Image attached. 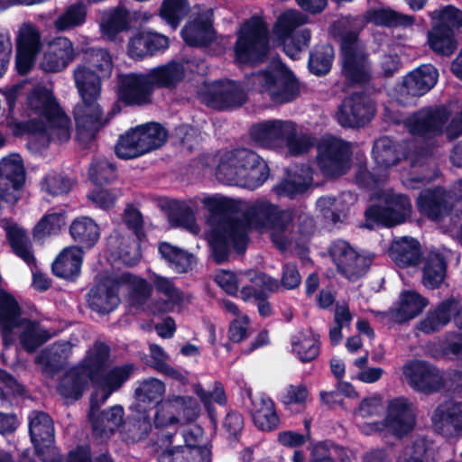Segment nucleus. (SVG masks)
Instances as JSON below:
<instances>
[{
  "mask_svg": "<svg viewBox=\"0 0 462 462\" xmlns=\"http://www.w3.org/2000/svg\"><path fill=\"white\" fill-rule=\"evenodd\" d=\"M291 349L300 361L310 362L319 355V336L311 330L300 331L291 338Z\"/></svg>",
  "mask_w": 462,
  "mask_h": 462,
  "instance_id": "41",
  "label": "nucleus"
},
{
  "mask_svg": "<svg viewBox=\"0 0 462 462\" xmlns=\"http://www.w3.org/2000/svg\"><path fill=\"white\" fill-rule=\"evenodd\" d=\"M447 263L438 253L429 254L423 262L422 284L429 289L439 287L445 280Z\"/></svg>",
  "mask_w": 462,
  "mask_h": 462,
  "instance_id": "42",
  "label": "nucleus"
},
{
  "mask_svg": "<svg viewBox=\"0 0 462 462\" xmlns=\"http://www.w3.org/2000/svg\"><path fill=\"white\" fill-rule=\"evenodd\" d=\"M212 13L207 10L201 19L188 23L182 30L184 41L191 46H201L207 44L214 37V31L211 26Z\"/></svg>",
  "mask_w": 462,
  "mask_h": 462,
  "instance_id": "37",
  "label": "nucleus"
},
{
  "mask_svg": "<svg viewBox=\"0 0 462 462\" xmlns=\"http://www.w3.org/2000/svg\"><path fill=\"white\" fill-rule=\"evenodd\" d=\"M253 81L261 93L275 103L291 102L299 93L295 77L280 62H274L267 69L254 75Z\"/></svg>",
  "mask_w": 462,
  "mask_h": 462,
  "instance_id": "10",
  "label": "nucleus"
},
{
  "mask_svg": "<svg viewBox=\"0 0 462 462\" xmlns=\"http://www.w3.org/2000/svg\"><path fill=\"white\" fill-rule=\"evenodd\" d=\"M431 420L435 430L445 436H452L462 430V399L439 405Z\"/></svg>",
  "mask_w": 462,
  "mask_h": 462,
  "instance_id": "28",
  "label": "nucleus"
},
{
  "mask_svg": "<svg viewBox=\"0 0 462 462\" xmlns=\"http://www.w3.org/2000/svg\"><path fill=\"white\" fill-rule=\"evenodd\" d=\"M308 22V17L296 10H287L281 14L273 26L274 41L282 45L285 53L293 60L299 58L302 49L310 41V32L302 29L295 32V29Z\"/></svg>",
  "mask_w": 462,
  "mask_h": 462,
  "instance_id": "9",
  "label": "nucleus"
},
{
  "mask_svg": "<svg viewBox=\"0 0 462 462\" xmlns=\"http://www.w3.org/2000/svg\"><path fill=\"white\" fill-rule=\"evenodd\" d=\"M129 21V14L123 7L105 11L100 21L102 35L109 41L115 40L118 33L128 30Z\"/></svg>",
  "mask_w": 462,
  "mask_h": 462,
  "instance_id": "39",
  "label": "nucleus"
},
{
  "mask_svg": "<svg viewBox=\"0 0 462 462\" xmlns=\"http://www.w3.org/2000/svg\"><path fill=\"white\" fill-rule=\"evenodd\" d=\"M119 291L127 294L130 304L142 307L150 297L152 287L146 280L127 273L106 277L90 291L88 303L97 312H110L119 304Z\"/></svg>",
  "mask_w": 462,
  "mask_h": 462,
  "instance_id": "3",
  "label": "nucleus"
},
{
  "mask_svg": "<svg viewBox=\"0 0 462 462\" xmlns=\"http://www.w3.org/2000/svg\"><path fill=\"white\" fill-rule=\"evenodd\" d=\"M85 65L105 78L110 77L113 70V60L109 52L104 49H89L85 53Z\"/></svg>",
  "mask_w": 462,
  "mask_h": 462,
  "instance_id": "55",
  "label": "nucleus"
},
{
  "mask_svg": "<svg viewBox=\"0 0 462 462\" xmlns=\"http://www.w3.org/2000/svg\"><path fill=\"white\" fill-rule=\"evenodd\" d=\"M134 370L133 365L115 367L109 372H104L93 382L96 387L91 398V409L99 407L109 395L117 390L130 376Z\"/></svg>",
  "mask_w": 462,
  "mask_h": 462,
  "instance_id": "25",
  "label": "nucleus"
},
{
  "mask_svg": "<svg viewBox=\"0 0 462 462\" xmlns=\"http://www.w3.org/2000/svg\"><path fill=\"white\" fill-rule=\"evenodd\" d=\"M376 201L378 204L368 208L365 213L369 227H373L374 224L387 226L401 224L411 213L410 200L392 189L380 190L376 194Z\"/></svg>",
  "mask_w": 462,
  "mask_h": 462,
  "instance_id": "12",
  "label": "nucleus"
},
{
  "mask_svg": "<svg viewBox=\"0 0 462 462\" xmlns=\"http://www.w3.org/2000/svg\"><path fill=\"white\" fill-rule=\"evenodd\" d=\"M23 109L27 117L25 127L37 135L38 142L43 145L51 140L64 143L69 139V119L46 87H34L29 92Z\"/></svg>",
  "mask_w": 462,
  "mask_h": 462,
  "instance_id": "2",
  "label": "nucleus"
},
{
  "mask_svg": "<svg viewBox=\"0 0 462 462\" xmlns=\"http://www.w3.org/2000/svg\"><path fill=\"white\" fill-rule=\"evenodd\" d=\"M201 408L192 396L171 393L157 402L153 422L156 428L177 427L194 421Z\"/></svg>",
  "mask_w": 462,
  "mask_h": 462,
  "instance_id": "11",
  "label": "nucleus"
},
{
  "mask_svg": "<svg viewBox=\"0 0 462 462\" xmlns=\"http://www.w3.org/2000/svg\"><path fill=\"white\" fill-rule=\"evenodd\" d=\"M171 436L158 443L161 449L159 462H210L211 452L208 448H194L193 446H178L170 448Z\"/></svg>",
  "mask_w": 462,
  "mask_h": 462,
  "instance_id": "27",
  "label": "nucleus"
},
{
  "mask_svg": "<svg viewBox=\"0 0 462 462\" xmlns=\"http://www.w3.org/2000/svg\"><path fill=\"white\" fill-rule=\"evenodd\" d=\"M89 177L96 185L101 186L113 181L116 178V169L109 162L101 160L92 164Z\"/></svg>",
  "mask_w": 462,
  "mask_h": 462,
  "instance_id": "63",
  "label": "nucleus"
},
{
  "mask_svg": "<svg viewBox=\"0 0 462 462\" xmlns=\"http://www.w3.org/2000/svg\"><path fill=\"white\" fill-rule=\"evenodd\" d=\"M150 280L155 291L163 297L162 300L157 302L152 308L153 312L171 311L176 307L189 301V297L180 291L171 279L152 273Z\"/></svg>",
  "mask_w": 462,
  "mask_h": 462,
  "instance_id": "29",
  "label": "nucleus"
},
{
  "mask_svg": "<svg viewBox=\"0 0 462 462\" xmlns=\"http://www.w3.org/2000/svg\"><path fill=\"white\" fill-rule=\"evenodd\" d=\"M350 146L342 140L325 136L318 145L317 161L325 174H344L350 166Z\"/></svg>",
  "mask_w": 462,
  "mask_h": 462,
  "instance_id": "15",
  "label": "nucleus"
},
{
  "mask_svg": "<svg viewBox=\"0 0 462 462\" xmlns=\"http://www.w3.org/2000/svg\"><path fill=\"white\" fill-rule=\"evenodd\" d=\"M216 174L226 184L254 189L268 179L269 169L255 152L240 149L223 155Z\"/></svg>",
  "mask_w": 462,
  "mask_h": 462,
  "instance_id": "5",
  "label": "nucleus"
},
{
  "mask_svg": "<svg viewBox=\"0 0 462 462\" xmlns=\"http://www.w3.org/2000/svg\"><path fill=\"white\" fill-rule=\"evenodd\" d=\"M252 416L255 426L264 431L275 429L279 423L274 403L266 395H255L252 399Z\"/></svg>",
  "mask_w": 462,
  "mask_h": 462,
  "instance_id": "32",
  "label": "nucleus"
},
{
  "mask_svg": "<svg viewBox=\"0 0 462 462\" xmlns=\"http://www.w3.org/2000/svg\"><path fill=\"white\" fill-rule=\"evenodd\" d=\"M189 6L186 0H163L159 14L173 29L188 14Z\"/></svg>",
  "mask_w": 462,
  "mask_h": 462,
  "instance_id": "54",
  "label": "nucleus"
},
{
  "mask_svg": "<svg viewBox=\"0 0 462 462\" xmlns=\"http://www.w3.org/2000/svg\"><path fill=\"white\" fill-rule=\"evenodd\" d=\"M199 96L208 106L218 109L236 107L246 100L242 86L230 80L205 83L199 87Z\"/></svg>",
  "mask_w": 462,
  "mask_h": 462,
  "instance_id": "16",
  "label": "nucleus"
},
{
  "mask_svg": "<svg viewBox=\"0 0 462 462\" xmlns=\"http://www.w3.org/2000/svg\"><path fill=\"white\" fill-rule=\"evenodd\" d=\"M430 17L437 21V25L454 32L462 27V11L452 5L437 9L430 13Z\"/></svg>",
  "mask_w": 462,
  "mask_h": 462,
  "instance_id": "60",
  "label": "nucleus"
},
{
  "mask_svg": "<svg viewBox=\"0 0 462 462\" xmlns=\"http://www.w3.org/2000/svg\"><path fill=\"white\" fill-rule=\"evenodd\" d=\"M30 434L38 456L43 462H58L52 447L54 428L51 419L44 412L33 411L30 416Z\"/></svg>",
  "mask_w": 462,
  "mask_h": 462,
  "instance_id": "19",
  "label": "nucleus"
},
{
  "mask_svg": "<svg viewBox=\"0 0 462 462\" xmlns=\"http://www.w3.org/2000/svg\"><path fill=\"white\" fill-rule=\"evenodd\" d=\"M0 328L5 345L17 337L24 349L33 351L51 337L39 323L21 317V308L12 294L0 289Z\"/></svg>",
  "mask_w": 462,
  "mask_h": 462,
  "instance_id": "4",
  "label": "nucleus"
},
{
  "mask_svg": "<svg viewBox=\"0 0 462 462\" xmlns=\"http://www.w3.org/2000/svg\"><path fill=\"white\" fill-rule=\"evenodd\" d=\"M428 300L414 291H404L400 294L398 306L391 310L392 319L403 322L418 316L428 305Z\"/></svg>",
  "mask_w": 462,
  "mask_h": 462,
  "instance_id": "33",
  "label": "nucleus"
},
{
  "mask_svg": "<svg viewBox=\"0 0 462 462\" xmlns=\"http://www.w3.org/2000/svg\"><path fill=\"white\" fill-rule=\"evenodd\" d=\"M292 220V211L281 210L268 201H257L248 209L245 221L223 217L208 231L207 239L217 263L226 258L231 248L238 252L245 249L249 227L269 232L273 244L282 250L290 242Z\"/></svg>",
  "mask_w": 462,
  "mask_h": 462,
  "instance_id": "1",
  "label": "nucleus"
},
{
  "mask_svg": "<svg viewBox=\"0 0 462 462\" xmlns=\"http://www.w3.org/2000/svg\"><path fill=\"white\" fill-rule=\"evenodd\" d=\"M430 47L442 55H450L457 48V42L454 39V32L447 30L443 26L435 24L428 32Z\"/></svg>",
  "mask_w": 462,
  "mask_h": 462,
  "instance_id": "51",
  "label": "nucleus"
},
{
  "mask_svg": "<svg viewBox=\"0 0 462 462\" xmlns=\"http://www.w3.org/2000/svg\"><path fill=\"white\" fill-rule=\"evenodd\" d=\"M405 380L415 390L433 393L444 386L442 373L435 366L423 361H411L402 367Z\"/></svg>",
  "mask_w": 462,
  "mask_h": 462,
  "instance_id": "20",
  "label": "nucleus"
},
{
  "mask_svg": "<svg viewBox=\"0 0 462 462\" xmlns=\"http://www.w3.org/2000/svg\"><path fill=\"white\" fill-rule=\"evenodd\" d=\"M312 182V171L306 166L300 170L293 171L288 179L278 185L275 189L279 195L294 197L303 192Z\"/></svg>",
  "mask_w": 462,
  "mask_h": 462,
  "instance_id": "47",
  "label": "nucleus"
},
{
  "mask_svg": "<svg viewBox=\"0 0 462 462\" xmlns=\"http://www.w3.org/2000/svg\"><path fill=\"white\" fill-rule=\"evenodd\" d=\"M365 19L377 25L410 27L414 23L413 16L387 8L370 9L365 14Z\"/></svg>",
  "mask_w": 462,
  "mask_h": 462,
  "instance_id": "48",
  "label": "nucleus"
},
{
  "mask_svg": "<svg viewBox=\"0 0 462 462\" xmlns=\"http://www.w3.org/2000/svg\"><path fill=\"white\" fill-rule=\"evenodd\" d=\"M334 51L330 45L317 48L310 57L309 67L312 73L323 75L329 71Z\"/></svg>",
  "mask_w": 462,
  "mask_h": 462,
  "instance_id": "61",
  "label": "nucleus"
},
{
  "mask_svg": "<svg viewBox=\"0 0 462 462\" xmlns=\"http://www.w3.org/2000/svg\"><path fill=\"white\" fill-rule=\"evenodd\" d=\"M342 69L346 77L353 82H363L368 78V64L362 44L356 35L351 33L342 40Z\"/></svg>",
  "mask_w": 462,
  "mask_h": 462,
  "instance_id": "18",
  "label": "nucleus"
},
{
  "mask_svg": "<svg viewBox=\"0 0 462 462\" xmlns=\"http://www.w3.org/2000/svg\"><path fill=\"white\" fill-rule=\"evenodd\" d=\"M330 256L337 271L350 281L363 276L371 264V258L357 253L346 241L338 240L330 247Z\"/></svg>",
  "mask_w": 462,
  "mask_h": 462,
  "instance_id": "17",
  "label": "nucleus"
},
{
  "mask_svg": "<svg viewBox=\"0 0 462 462\" xmlns=\"http://www.w3.org/2000/svg\"><path fill=\"white\" fill-rule=\"evenodd\" d=\"M71 181L58 173L48 174L42 182V189L52 196L63 195L71 188Z\"/></svg>",
  "mask_w": 462,
  "mask_h": 462,
  "instance_id": "64",
  "label": "nucleus"
},
{
  "mask_svg": "<svg viewBox=\"0 0 462 462\" xmlns=\"http://www.w3.org/2000/svg\"><path fill=\"white\" fill-rule=\"evenodd\" d=\"M77 56L73 42L67 37H57L51 41L41 61L47 72L64 69Z\"/></svg>",
  "mask_w": 462,
  "mask_h": 462,
  "instance_id": "24",
  "label": "nucleus"
},
{
  "mask_svg": "<svg viewBox=\"0 0 462 462\" xmlns=\"http://www.w3.org/2000/svg\"><path fill=\"white\" fill-rule=\"evenodd\" d=\"M252 137L261 145L273 148H287L292 155L307 152L314 144L308 134H297L296 125L291 121L268 120L251 128Z\"/></svg>",
  "mask_w": 462,
  "mask_h": 462,
  "instance_id": "7",
  "label": "nucleus"
},
{
  "mask_svg": "<svg viewBox=\"0 0 462 462\" xmlns=\"http://www.w3.org/2000/svg\"><path fill=\"white\" fill-rule=\"evenodd\" d=\"M373 154L378 167L381 168H388L399 161L396 146L387 137H382L374 143Z\"/></svg>",
  "mask_w": 462,
  "mask_h": 462,
  "instance_id": "57",
  "label": "nucleus"
},
{
  "mask_svg": "<svg viewBox=\"0 0 462 462\" xmlns=\"http://www.w3.org/2000/svg\"><path fill=\"white\" fill-rule=\"evenodd\" d=\"M269 51L268 30L263 20L254 17L245 22L237 33L235 46L236 60L241 64H256Z\"/></svg>",
  "mask_w": 462,
  "mask_h": 462,
  "instance_id": "8",
  "label": "nucleus"
},
{
  "mask_svg": "<svg viewBox=\"0 0 462 462\" xmlns=\"http://www.w3.org/2000/svg\"><path fill=\"white\" fill-rule=\"evenodd\" d=\"M453 316H456V323L462 326V311L459 303L455 299H448L429 311L417 328L425 334H430L447 325Z\"/></svg>",
  "mask_w": 462,
  "mask_h": 462,
  "instance_id": "26",
  "label": "nucleus"
},
{
  "mask_svg": "<svg viewBox=\"0 0 462 462\" xmlns=\"http://www.w3.org/2000/svg\"><path fill=\"white\" fill-rule=\"evenodd\" d=\"M91 380L79 368L71 370L60 381L59 391L66 399H78Z\"/></svg>",
  "mask_w": 462,
  "mask_h": 462,
  "instance_id": "49",
  "label": "nucleus"
},
{
  "mask_svg": "<svg viewBox=\"0 0 462 462\" xmlns=\"http://www.w3.org/2000/svg\"><path fill=\"white\" fill-rule=\"evenodd\" d=\"M83 252L78 246L63 249L52 263L53 273L61 278L70 279L80 272Z\"/></svg>",
  "mask_w": 462,
  "mask_h": 462,
  "instance_id": "36",
  "label": "nucleus"
},
{
  "mask_svg": "<svg viewBox=\"0 0 462 462\" xmlns=\"http://www.w3.org/2000/svg\"><path fill=\"white\" fill-rule=\"evenodd\" d=\"M96 101L97 99H82L74 110L77 139L83 145L91 143L97 131L104 125L102 112Z\"/></svg>",
  "mask_w": 462,
  "mask_h": 462,
  "instance_id": "22",
  "label": "nucleus"
},
{
  "mask_svg": "<svg viewBox=\"0 0 462 462\" xmlns=\"http://www.w3.org/2000/svg\"><path fill=\"white\" fill-rule=\"evenodd\" d=\"M66 217L64 212H51L44 215L33 228V236L37 240H42L48 236L58 234L65 226Z\"/></svg>",
  "mask_w": 462,
  "mask_h": 462,
  "instance_id": "53",
  "label": "nucleus"
},
{
  "mask_svg": "<svg viewBox=\"0 0 462 462\" xmlns=\"http://www.w3.org/2000/svg\"><path fill=\"white\" fill-rule=\"evenodd\" d=\"M390 255L401 267L414 265L420 256L419 243L411 237L399 238L393 243Z\"/></svg>",
  "mask_w": 462,
  "mask_h": 462,
  "instance_id": "40",
  "label": "nucleus"
},
{
  "mask_svg": "<svg viewBox=\"0 0 462 462\" xmlns=\"http://www.w3.org/2000/svg\"><path fill=\"white\" fill-rule=\"evenodd\" d=\"M414 424L411 403L403 397L389 401L385 419L380 422H367L360 426L364 434L370 435L388 430L397 436L409 432Z\"/></svg>",
  "mask_w": 462,
  "mask_h": 462,
  "instance_id": "14",
  "label": "nucleus"
},
{
  "mask_svg": "<svg viewBox=\"0 0 462 462\" xmlns=\"http://www.w3.org/2000/svg\"><path fill=\"white\" fill-rule=\"evenodd\" d=\"M446 194L443 190H426L418 199L420 209L432 219L440 220L445 231L462 244V207L447 213Z\"/></svg>",
  "mask_w": 462,
  "mask_h": 462,
  "instance_id": "13",
  "label": "nucleus"
},
{
  "mask_svg": "<svg viewBox=\"0 0 462 462\" xmlns=\"http://www.w3.org/2000/svg\"><path fill=\"white\" fill-rule=\"evenodd\" d=\"M108 356V346L105 344L97 343L89 349L86 358L79 368L93 383L104 372Z\"/></svg>",
  "mask_w": 462,
  "mask_h": 462,
  "instance_id": "43",
  "label": "nucleus"
},
{
  "mask_svg": "<svg viewBox=\"0 0 462 462\" xmlns=\"http://www.w3.org/2000/svg\"><path fill=\"white\" fill-rule=\"evenodd\" d=\"M184 68L179 63H169L152 69L148 74H128L121 77L118 96L128 105H143L151 100L155 87H169L180 81Z\"/></svg>",
  "mask_w": 462,
  "mask_h": 462,
  "instance_id": "6",
  "label": "nucleus"
},
{
  "mask_svg": "<svg viewBox=\"0 0 462 462\" xmlns=\"http://www.w3.org/2000/svg\"><path fill=\"white\" fill-rule=\"evenodd\" d=\"M165 391V384L156 378H150L140 383L134 392L138 411H142L143 405L157 402L164 395Z\"/></svg>",
  "mask_w": 462,
  "mask_h": 462,
  "instance_id": "50",
  "label": "nucleus"
},
{
  "mask_svg": "<svg viewBox=\"0 0 462 462\" xmlns=\"http://www.w3.org/2000/svg\"><path fill=\"white\" fill-rule=\"evenodd\" d=\"M132 130L144 153L162 146L167 137L165 130L155 123L138 125Z\"/></svg>",
  "mask_w": 462,
  "mask_h": 462,
  "instance_id": "46",
  "label": "nucleus"
},
{
  "mask_svg": "<svg viewBox=\"0 0 462 462\" xmlns=\"http://www.w3.org/2000/svg\"><path fill=\"white\" fill-rule=\"evenodd\" d=\"M444 121L440 113L422 110L411 116L406 124L413 135L432 136L440 132Z\"/></svg>",
  "mask_w": 462,
  "mask_h": 462,
  "instance_id": "34",
  "label": "nucleus"
},
{
  "mask_svg": "<svg viewBox=\"0 0 462 462\" xmlns=\"http://www.w3.org/2000/svg\"><path fill=\"white\" fill-rule=\"evenodd\" d=\"M95 408L90 411V418L93 420V430L97 432H106L113 431L116 428H117L123 421L124 410L121 406H114L106 412L103 413L101 421L94 420V411L97 410Z\"/></svg>",
  "mask_w": 462,
  "mask_h": 462,
  "instance_id": "59",
  "label": "nucleus"
},
{
  "mask_svg": "<svg viewBox=\"0 0 462 462\" xmlns=\"http://www.w3.org/2000/svg\"><path fill=\"white\" fill-rule=\"evenodd\" d=\"M225 310L235 316L229 328V337L234 342H240L248 336L249 319L240 313L238 308L230 300L223 302Z\"/></svg>",
  "mask_w": 462,
  "mask_h": 462,
  "instance_id": "56",
  "label": "nucleus"
},
{
  "mask_svg": "<svg viewBox=\"0 0 462 462\" xmlns=\"http://www.w3.org/2000/svg\"><path fill=\"white\" fill-rule=\"evenodd\" d=\"M1 226L5 230L9 244L15 254L26 263H32L34 257L31 250L30 240L24 230L8 219L1 220Z\"/></svg>",
  "mask_w": 462,
  "mask_h": 462,
  "instance_id": "38",
  "label": "nucleus"
},
{
  "mask_svg": "<svg viewBox=\"0 0 462 462\" xmlns=\"http://www.w3.org/2000/svg\"><path fill=\"white\" fill-rule=\"evenodd\" d=\"M107 246L112 255L127 265L137 263L141 258L138 244L130 238L111 236L108 238Z\"/></svg>",
  "mask_w": 462,
  "mask_h": 462,
  "instance_id": "44",
  "label": "nucleus"
},
{
  "mask_svg": "<svg viewBox=\"0 0 462 462\" xmlns=\"http://www.w3.org/2000/svg\"><path fill=\"white\" fill-rule=\"evenodd\" d=\"M105 77L83 63L74 69V79L82 99H97L100 94L101 79Z\"/></svg>",
  "mask_w": 462,
  "mask_h": 462,
  "instance_id": "35",
  "label": "nucleus"
},
{
  "mask_svg": "<svg viewBox=\"0 0 462 462\" xmlns=\"http://www.w3.org/2000/svg\"><path fill=\"white\" fill-rule=\"evenodd\" d=\"M87 17V6L82 3L69 5L66 10L55 20L54 27L57 31L65 32L82 25Z\"/></svg>",
  "mask_w": 462,
  "mask_h": 462,
  "instance_id": "52",
  "label": "nucleus"
},
{
  "mask_svg": "<svg viewBox=\"0 0 462 462\" xmlns=\"http://www.w3.org/2000/svg\"><path fill=\"white\" fill-rule=\"evenodd\" d=\"M438 78V70L433 66L422 65L404 78L401 92L412 97L422 96L435 86Z\"/></svg>",
  "mask_w": 462,
  "mask_h": 462,
  "instance_id": "31",
  "label": "nucleus"
},
{
  "mask_svg": "<svg viewBox=\"0 0 462 462\" xmlns=\"http://www.w3.org/2000/svg\"><path fill=\"white\" fill-rule=\"evenodd\" d=\"M69 233L75 241L87 247L93 246L100 236L99 226L88 217L75 218L70 224Z\"/></svg>",
  "mask_w": 462,
  "mask_h": 462,
  "instance_id": "45",
  "label": "nucleus"
},
{
  "mask_svg": "<svg viewBox=\"0 0 462 462\" xmlns=\"http://www.w3.org/2000/svg\"><path fill=\"white\" fill-rule=\"evenodd\" d=\"M15 64L20 74H26L32 67L41 50V34L31 23H23L17 30Z\"/></svg>",
  "mask_w": 462,
  "mask_h": 462,
  "instance_id": "21",
  "label": "nucleus"
},
{
  "mask_svg": "<svg viewBox=\"0 0 462 462\" xmlns=\"http://www.w3.org/2000/svg\"><path fill=\"white\" fill-rule=\"evenodd\" d=\"M374 108L360 95L346 98L337 113V119L343 126L353 127L369 121Z\"/></svg>",
  "mask_w": 462,
  "mask_h": 462,
  "instance_id": "30",
  "label": "nucleus"
},
{
  "mask_svg": "<svg viewBox=\"0 0 462 462\" xmlns=\"http://www.w3.org/2000/svg\"><path fill=\"white\" fill-rule=\"evenodd\" d=\"M116 153L122 159H133L144 154L133 130L120 137L116 146Z\"/></svg>",
  "mask_w": 462,
  "mask_h": 462,
  "instance_id": "62",
  "label": "nucleus"
},
{
  "mask_svg": "<svg viewBox=\"0 0 462 462\" xmlns=\"http://www.w3.org/2000/svg\"><path fill=\"white\" fill-rule=\"evenodd\" d=\"M398 460L399 462H435L433 449L424 439L405 447L399 455Z\"/></svg>",
  "mask_w": 462,
  "mask_h": 462,
  "instance_id": "58",
  "label": "nucleus"
},
{
  "mask_svg": "<svg viewBox=\"0 0 462 462\" xmlns=\"http://www.w3.org/2000/svg\"><path fill=\"white\" fill-rule=\"evenodd\" d=\"M24 181V169L18 154H10L0 162V202L14 203Z\"/></svg>",
  "mask_w": 462,
  "mask_h": 462,
  "instance_id": "23",
  "label": "nucleus"
}]
</instances>
